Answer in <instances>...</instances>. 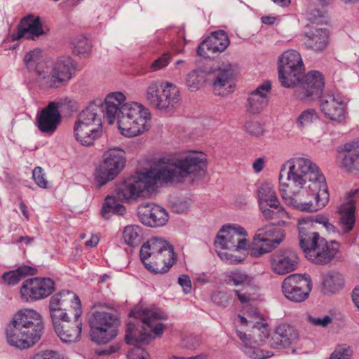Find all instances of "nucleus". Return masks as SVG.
Segmentation results:
<instances>
[{"instance_id":"c9c22d12","label":"nucleus","mask_w":359,"mask_h":359,"mask_svg":"<svg viewBox=\"0 0 359 359\" xmlns=\"http://www.w3.org/2000/svg\"><path fill=\"white\" fill-rule=\"evenodd\" d=\"M283 241V236L275 240H269L268 238H259V239L254 240L251 255L255 257L271 252L274 248L280 244Z\"/></svg>"},{"instance_id":"e2e57ef3","label":"nucleus","mask_w":359,"mask_h":359,"mask_svg":"<svg viewBox=\"0 0 359 359\" xmlns=\"http://www.w3.org/2000/svg\"><path fill=\"white\" fill-rule=\"evenodd\" d=\"M35 359H60L57 352L52 350L42 351L34 356Z\"/></svg>"},{"instance_id":"0eeeda50","label":"nucleus","mask_w":359,"mask_h":359,"mask_svg":"<svg viewBox=\"0 0 359 359\" xmlns=\"http://www.w3.org/2000/svg\"><path fill=\"white\" fill-rule=\"evenodd\" d=\"M140 257L145 268L155 274L168 272L176 262L172 245L159 237H152L145 242L140 248Z\"/></svg>"},{"instance_id":"5701e85b","label":"nucleus","mask_w":359,"mask_h":359,"mask_svg":"<svg viewBox=\"0 0 359 359\" xmlns=\"http://www.w3.org/2000/svg\"><path fill=\"white\" fill-rule=\"evenodd\" d=\"M59 104L50 102L36 116V125L43 133L53 134L61 121V114L58 110Z\"/></svg>"},{"instance_id":"7c9ffc66","label":"nucleus","mask_w":359,"mask_h":359,"mask_svg":"<svg viewBox=\"0 0 359 359\" xmlns=\"http://www.w3.org/2000/svg\"><path fill=\"white\" fill-rule=\"evenodd\" d=\"M339 158L341 166L348 172L359 171V140L346 143Z\"/></svg>"},{"instance_id":"6ab92c4d","label":"nucleus","mask_w":359,"mask_h":359,"mask_svg":"<svg viewBox=\"0 0 359 359\" xmlns=\"http://www.w3.org/2000/svg\"><path fill=\"white\" fill-rule=\"evenodd\" d=\"M246 231L238 224L224 225L219 230L215 241V247H222L229 249L230 252H238L247 250L248 240Z\"/></svg>"},{"instance_id":"20e7f679","label":"nucleus","mask_w":359,"mask_h":359,"mask_svg":"<svg viewBox=\"0 0 359 359\" xmlns=\"http://www.w3.org/2000/svg\"><path fill=\"white\" fill-rule=\"evenodd\" d=\"M23 62L28 71L35 74L36 82L43 90L61 87L71 79L74 69L70 57H60L54 62L46 61L39 48L27 53Z\"/></svg>"},{"instance_id":"6e6552de","label":"nucleus","mask_w":359,"mask_h":359,"mask_svg":"<svg viewBox=\"0 0 359 359\" xmlns=\"http://www.w3.org/2000/svg\"><path fill=\"white\" fill-rule=\"evenodd\" d=\"M316 224H321L328 233L336 232V227L326 215H316L299 219L297 222L298 238L299 246L305 255L325 239L315 231Z\"/></svg>"},{"instance_id":"ddd939ff","label":"nucleus","mask_w":359,"mask_h":359,"mask_svg":"<svg viewBox=\"0 0 359 359\" xmlns=\"http://www.w3.org/2000/svg\"><path fill=\"white\" fill-rule=\"evenodd\" d=\"M151 181L154 191L158 182L172 184L180 175V158L177 155L165 156L155 161L152 165L142 171Z\"/></svg>"},{"instance_id":"79ce46f5","label":"nucleus","mask_w":359,"mask_h":359,"mask_svg":"<svg viewBox=\"0 0 359 359\" xmlns=\"http://www.w3.org/2000/svg\"><path fill=\"white\" fill-rule=\"evenodd\" d=\"M278 333L285 347L297 343L299 340V333L293 327L287 324H282L277 327Z\"/></svg>"},{"instance_id":"8fccbe9b","label":"nucleus","mask_w":359,"mask_h":359,"mask_svg":"<svg viewBox=\"0 0 359 359\" xmlns=\"http://www.w3.org/2000/svg\"><path fill=\"white\" fill-rule=\"evenodd\" d=\"M49 310L53 326L57 325V324H61L63 321L69 320L67 313L68 309L49 307Z\"/></svg>"},{"instance_id":"6e6d98bb","label":"nucleus","mask_w":359,"mask_h":359,"mask_svg":"<svg viewBox=\"0 0 359 359\" xmlns=\"http://www.w3.org/2000/svg\"><path fill=\"white\" fill-rule=\"evenodd\" d=\"M352 350L348 346H338L328 359H351Z\"/></svg>"},{"instance_id":"4468645a","label":"nucleus","mask_w":359,"mask_h":359,"mask_svg":"<svg viewBox=\"0 0 359 359\" xmlns=\"http://www.w3.org/2000/svg\"><path fill=\"white\" fill-rule=\"evenodd\" d=\"M237 74V65L229 62H223L212 68L207 74V81L210 82L214 95L224 97L233 93Z\"/></svg>"},{"instance_id":"f257e3e1","label":"nucleus","mask_w":359,"mask_h":359,"mask_svg":"<svg viewBox=\"0 0 359 359\" xmlns=\"http://www.w3.org/2000/svg\"><path fill=\"white\" fill-rule=\"evenodd\" d=\"M280 192L285 203L303 212H314L329 201L325 178L311 160L293 158L281 167Z\"/></svg>"},{"instance_id":"f3484780","label":"nucleus","mask_w":359,"mask_h":359,"mask_svg":"<svg viewBox=\"0 0 359 359\" xmlns=\"http://www.w3.org/2000/svg\"><path fill=\"white\" fill-rule=\"evenodd\" d=\"M294 95L300 100H313L319 97L324 90L325 79L318 71H311L302 75L299 81L293 86Z\"/></svg>"},{"instance_id":"aec40b11","label":"nucleus","mask_w":359,"mask_h":359,"mask_svg":"<svg viewBox=\"0 0 359 359\" xmlns=\"http://www.w3.org/2000/svg\"><path fill=\"white\" fill-rule=\"evenodd\" d=\"M55 290V283L50 278H33L24 281L20 287L21 298L28 302L47 297Z\"/></svg>"},{"instance_id":"0e129e2a","label":"nucleus","mask_w":359,"mask_h":359,"mask_svg":"<svg viewBox=\"0 0 359 359\" xmlns=\"http://www.w3.org/2000/svg\"><path fill=\"white\" fill-rule=\"evenodd\" d=\"M181 287L184 294H189L192 290L191 281L188 276H181Z\"/></svg>"},{"instance_id":"a878e982","label":"nucleus","mask_w":359,"mask_h":359,"mask_svg":"<svg viewBox=\"0 0 359 359\" xmlns=\"http://www.w3.org/2000/svg\"><path fill=\"white\" fill-rule=\"evenodd\" d=\"M271 89V82L264 81L252 91L247 99L245 104L246 111L250 114L261 113L269 104V93Z\"/></svg>"},{"instance_id":"4d7b16f0","label":"nucleus","mask_w":359,"mask_h":359,"mask_svg":"<svg viewBox=\"0 0 359 359\" xmlns=\"http://www.w3.org/2000/svg\"><path fill=\"white\" fill-rule=\"evenodd\" d=\"M247 133L254 136H259L264 133L263 126L258 121H249L245 123Z\"/></svg>"},{"instance_id":"2f4dec72","label":"nucleus","mask_w":359,"mask_h":359,"mask_svg":"<svg viewBox=\"0 0 359 359\" xmlns=\"http://www.w3.org/2000/svg\"><path fill=\"white\" fill-rule=\"evenodd\" d=\"M53 327L57 335L64 343L76 342L81 337L82 323L79 318H75L74 322L63 321Z\"/></svg>"},{"instance_id":"1a4fd4ad","label":"nucleus","mask_w":359,"mask_h":359,"mask_svg":"<svg viewBox=\"0 0 359 359\" xmlns=\"http://www.w3.org/2000/svg\"><path fill=\"white\" fill-rule=\"evenodd\" d=\"M251 333L247 334L241 330L236 334L242 341V349L246 355L252 359H266L273 355L271 351L260 348L257 346L266 344L269 329L266 323L257 322L252 325Z\"/></svg>"},{"instance_id":"b1692460","label":"nucleus","mask_w":359,"mask_h":359,"mask_svg":"<svg viewBox=\"0 0 359 359\" xmlns=\"http://www.w3.org/2000/svg\"><path fill=\"white\" fill-rule=\"evenodd\" d=\"M298 259L295 252L291 250H279L271 256V269L278 275H285L297 269Z\"/></svg>"},{"instance_id":"3c124183","label":"nucleus","mask_w":359,"mask_h":359,"mask_svg":"<svg viewBox=\"0 0 359 359\" xmlns=\"http://www.w3.org/2000/svg\"><path fill=\"white\" fill-rule=\"evenodd\" d=\"M318 118V114L313 109H308L304 111L297 118V124L299 127H304Z\"/></svg>"},{"instance_id":"13d9d810","label":"nucleus","mask_w":359,"mask_h":359,"mask_svg":"<svg viewBox=\"0 0 359 359\" xmlns=\"http://www.w3.org/2000/svg\"><path fill=\"white\" fill-rule=\"evenodd\" d=\"M33 179L35 183L41 188L47 187V181L45 179V173L41 167H36L32 172Z\"/></svg>"},{"instance_id":"e433bc0d","label":"nucleus","mask_w":359,"mask_h":359,"mask_svg":"<svg viewBox=\"0 0 359 359\" xmlns=\"http://www.w3.org/2000/svg\"><path fill=\"white\" fill-rule=\"evenodd\" d=\"M81 128L83 130L81 133H79L77 129V123L74 124V136L76 140L83 146L88 147L92 145L95 140H97L102 135V128L99 127Z\"/></svg>"},{"instance_id":"69168bd1","label":"nucleus","mask_w":359,"mask_h":359,"mask_svg":"<svg viewBox=\"0 0 359 359\" xmlns=\"http://www.w3.org/2000/svg\"><path fill=\"white\" fill-rule=\"evenodd\" d=\"M264 166V161L263 158H259L255 161L252 164L253 169L256 172H261Z\"/></svg>"},{"instance_id":"c756f323","label":"nucleus","mask_w":359,"mask_h":359,"mask_svg":"<svg viewBox=\"0 0 359 359\" xmlns=\"http://www.w3.org/2000/svg\"><path fill=\"white\" fill-rule=\"evenodd\" d=\"M69 306L74 310V318H79L82 313L81 301L79 297L72 291H60L50 299L49 307L68 309Z\"/></svg>"},{"instance_id":"338daca9","label":"nucleus","mask_w":359,"mask_h":359,"mask_svg":"<svg viewBox=\"0 0 359 359\" xmlns=\"http://www.w3.org/2000/svg\"><path fill=\"white\" fill-rule=\"evenodd\" d=\"M191 204V199L190 198L181 201V213L187 212L189 210Z\"/></svg>"},{"instance_id":"c85d7f7f","label":"nucleus","mask_w":359,"mask_h":359,"mask_svg":"<svg viewBox=\"0 0 359 359\" xmlns=\"http://www.w3.org/2000/svg\"><path fill=\"white\" fill-rule=\"evenodd\" d=\"M102 109L96 102L90 103L85 109H83L78 116L77 129L79 133L83 129L81 128H102Z\"/></svg>"},{"instance_id":"423d86ee","label":"nucleus","mask_w":359,"mask_h":359,"mask_svg":"<svg viewBox=\"0 0 359 359\" xmlns=\"http://www.w3.org/2000/svg\"><path fill=\"white\" fill-rule=\"evenodd\" d=\"M43 330L41 316L34 309H22L7 326L6 341L11 346L27 349L40 339Z\"/></svg>"},{"instance_id":"680f3d73","label":"nucleus","mask_w":359,"mask_h":359,"mask_svg":"<svg viewBox=\"0 0 359 359\" xmlns=\"http://www.w3.org/2000/svg\"><path fill=\"white\" fill-rule=\"evenodd\" d=\"M200 344L201 341L198 337L189 336L183 339L181 347L191 350L196 349Z\"/></svg>"},{"instance_id":"603ef678","label":"nucleus","mask_w":359,"mask_h":359,"mask_svg":"<svg viewBox=\"0 0 359 359\" xmlns=\"http://www.w3.org/2000/svg\"><path fill=\"white\" fill-rule=\"evenodd\" d=\"M218 256L224 262L232 264H238L242 262L241 259H238L236 255L233 254V252H230L229 249L222 247H215Z\"/></svg>"},{"instance_id":"72a5a7b5","label":"nucleus","mask_w":359,"mask_h":359,"mask_svg":"<svg viewBox=\"0 0 359 359\" xmlns=\"http://www.w3.org/2000/svg\"><path fill=\"white\" fill-rule=\"evenodd\" d=\"M264 218L271 221V224L284 226L286 224L285 219L290 217L285 208L280 205V201L275 205H264L259 207Z\"/></svg>"},{"instance_id":"a211bd4d","label":"nucleus","mask_w":359,"mask_h":359,"mask_svg":"<svg viewBox=\"0 0 359 359\" xmlns=\"http://www.w3.org/2000/svg\"><path fill=\"white\" fill-rule=\"evenodd\" d=\"M311 290V279L307 274H291L286 277L282 283V291L285 297L294 302L305 301Z\"/></svg>"},{"instance_id":"774afa93","label":"nucleus","mask_w":359,"mask_h":359,"mask_svg":"<svg viewBox=\"0 0 359 359\" xmlns=\"http://www.w3.org/2000/svg\"><path fill=\"white\" fill-rule=\"evenodd\" d=\"M352 299L359 309V286L355 287L352 292Z\"/></svg>"},{"instance_id":"4be33fe9","label":"nucleus","mask_w":359,"mask_h":359,"mask_svg":"<svg viewBox=\"0 0 359 359\" xmlns=\"http://www.w3.org/2000/svg\"><path fill=\"white\" fill-rule=\"evenodd\" d=\"M138 217L140 222L150 227L164 226L168 221L166 210L155 203H143L138 207Z\"/></svg>"},{"instance_id":"f03ea898","label":"nucleus","mask_w":359,"mask_h":359,"mask_svg":"<svg viewBox=\"0 0 359 359\" xmlns=\"http://www.w3.org/2000/svg\"><path fill=\"white\" fill-rule=\"evenodd\" d=\"M126 96L121 92L109 93L104 102L97 104L112 124L117 118L118 129L122 135L133 137L140 135L150 128L151 113L143 104L136 102H124Z\"/></svg>"},{"instance_id":"37998d69","label":"nucleus","mask_w":359,"mask_h":359,"mask_svg":"<svg viewBox=\"0 0 359 359\" xmlns=\"http://www.w3.org/2000/svg\"><path fill=\"white\" fill-rule=\"evenodd\" d=\"M201 121L198 118H186L183 121V133H185L183 138L187 140H194L202 133Z\"/></svg>"},{"instance_id":"052dcab7","label":"nucleus","mask_w":359,"mask_h":359,"mask_svg":"<svg viewBox=\"0 0 359 359\" xmlns=\"http://www.w3.org/2000/svg\"><path fill=\"white\" fill-rule=\"evenodd\" d=\"M309 321L313 325L326 327L332 321V318L330 316H324L323 317L309 316Z\"/></svg>"},{"instance_id":"58836bf2","label":"nucleus","mask_w":359,"mask_h":359,"mask_svg":"<svg viewBox=\"0 0 359 359\" xmlns=\"http://www.w3.org/2000/svg\"><path fill=\"white\" fill-rule=\"evenodd\" d=\"M341 215L340 223L344 232L347 233L352 230L355 222V205L352 201L341 205L339 210Z\"/></svg>"},{"instance_id":"4c0bfd02","label":"nucleus","mask_w":359,"mask_h":359,"mask_svg":"<svg viewBox=\"0 0 359 359\" xmlns=\"http://www.w3.org/2000/svg\"><path fill=\"white\" fill-rule=\"evenodd\" d=\"M36 272V269L24 265L15 270L4 273L2 280L8 285H15L26 276L34 275Z\"/></svg>"},{"instance_id":"de8ad7c7","label":"nucleus","mask_w":359,"mask_h":359,"mask_svg":"<svg viewBox=\"0 0 359 359\" xmlns=\"http://www.w3.org/2000/svg\"><path fill=\"white\" fill-rule=\"evenodd\" d=\"M306 17L311 23H316L318 25H324L327 23V18L325 11L316 9L313 6H310L308 8Z\"/></svg>"},{"instance_id":"c03bdc74","label":"nucleus","mask_w":359,"mask_h":359,"mask_svg":"<svg viewBox=\"0 0 359 359\" xmlns=\"http://www.w3.org/2000/svg\"><path fill=\"white\" fill-rule=\"evenodd\" d=\"M71 48L74 55L78 56H86L90 51L91 44L86 37L83 36H78L72 39L71 41Z\"/></svg>"},{"instance_id":"f8f14e48","label":"nucleus","mask_w":359,"mask_h":359,"mask_svg":"<svg viewBox=\"0 0 359 359\" xmlns=\"http://www.w3.org/2000/svg\"><path fill=\"white\" fill-rule=\"evenodd\" d=\"M208 170L206 155L198 151L181 152V184L193 185L204 178Z\"/></svg>"},{"instance_id":"9b49d317","label":"nucleus","mask_w":359,"mask_h":359,"mask_svg":"<svg viewBox=\"0 0 359 359\" xmlns=\"http://www.w3.org/2000/svg\"><path fill=\"white\" fill-rule=\"evenodd\" d=\"M180 89L173 83L153 81L147 87L145 99L151 107L159 110L174 107L179 101Z\"/></svg>"},{"instance_id":"393cba45","label":"nucleus","mask_w":359,"mask_h":359,"mask_svg":"<svg viewBox=\"0 0 359 359\" xmlns=\"http://www.w3.org/2000/svg\"><path fill=\"white\" fill-rule=\"evenodd\" d=\"M316 247L306 254V257L312 263L318 265L329 264L339 251V243L332 241L330 243L325 239L321 240Z\"/></svg>"},{"instance_id":"864d4df0","label":"nucleus","mask_w":359,"mask_h":359,"mask_svg":"<svg viewBox=\"0 0 359 359\" xmlns=\"http://www.w3.org/2000/svg\"><path fill=\"white\" fill-rule=\"evenodd\" d=\"M212 302L219 306L226 307L231 302V295L222 291L213 292L211 294Z\"/></svg>"},{"instance_id":"f704fd0d","label":"nucleus","mask_w":359,"mask_h":359,"mask_svg":"<svg viewBox=\"0 0 359 359\" xmlns=\"http://www.w3.org/2000/svg\"><path fill=\"white\" fill-rule=\"evenodd\" d=\"M257 195L259 206L275 205H277L279 200L276 196L273 185L269 182L262 183L257 188Z\"/></svg>"},{"instance_id":"dca6fc26","label":"nucleus","mask_w":359,"mask_h":359,"mask_svg":"<svg viewBox=\"0 0 359 359\" xmlns=\"http://www.w3.org/2000/svg\"><path fill=\"white\" fill-rule=\"evenodd\" d=\"M126 154L120 147L106 151L103 154V163L97 168L95 178L100 187L114 180L126 165Z\"/></svg>"},{"instance_id":"bf43d9fd","label":"nucleus","mask_w":359,"mask_h":359,"mask_svg":"<svg viewBox=\"0 0 359 359\" xmlns=\"http://www.w3.org/2000/svg\"><path fill=\"white\" fill-rule=\"evenodd\" d=\"M278 333V330L276 328L274 332L268 337L266 345L269 346L273 348H285Z\"/></svg>"},{"instance_id":"2eb2a0df","label":"nucleus","mask_w":359,"mask_h":359,"mask_svg":"<svg viewBox=\"0 0 359 359\" xmlns=\"http://www.w3.org/2000/svg\"><path fill=\"white\" fill-rule=\"evenodd\" d=\"M304 71L299 53L291 49L285 51L278 60V80L285 88H292L299 80Z\"/></svg>"},{"instance_id":"ea45409f","label":"nucleus","mask_w":359,"mask_h":359,"mask_svg":"<svg viewBox=\"0 0 359 359\" xmlns=\"http://www.w3.org/2000/svg\"><path fill=\"white\" fill-rule=\"evenodd\" d=\"M341 274L337 272H330L323 277V292L324 294H332L339 291L343 286Z\"/></svg>"},{"instance_id":"412c9836","label":"nucleus","mask_w":359,"mask_h":359,"mask_svg":"<svg viewBox=\"0 0 359 359\" xmlns=\"http://www.w3.org/2000/svg\"><path fill=\"white\" fill-rule=\"evenodd\" d=\"M227 34L223 30H217L204 39L197 48V53L204 58H210L213 55L223 52L229 45Z\"/></svg>"},{"instance_id":"5fc2aeb1","label":"nucleus","mask_w":359,"mask_h":359,"mask_svg":"<svg viewBox=\"0 0 359 359\" xmlns=\"http://www.w3.org/2000/svg\"><path fill=\"white\" fill-rule=\"evenodd\" d=\"M171 60V55L169 53L163 54L155 60L150 65L151 72H156L165 67Z\"/></svg>"},{"instance_id":"49530a36","label":"nucleus","mask_w":359,"mask_h":359,"mask_svg":"<svg viewBox=\"0 0 359 359\" xmlns=\"http://www.w3.org/2000/svg\"><path fill=\"white\" fill-rule=\"evenodd\" d=\"M205 81L204 73L202 71L194 70L190 72L187 77V85L190 91L198 90Z\"/></svg>"},{"instance_id":"a18cd8bd","label":"nucleus","mask_w":359,"mask_h":359,"mask_svg":"<svg viewBox=\"0 0 359 359\" xmlns=\"http://www.w3.org/2000/svg\"><path fill=\"white\" fill-rule=\"evenodd\" d=\"M271 224L257 230L254 236V240L259 239V238H268L269 240H275L283 236V239L285 237L284 231Z\"/></svg>"},{"instance_id":"7ed1b4c3","label":"nucleus","mask_w":359,"mask_h":359,"mask_svg":"<svg viewBox=\"0 0 359 359\" xmlns=\"http://www.w3.org/2000/svg\"><path fill=\"white\" fill-rule=\"evenodd\" d=\"M130 316L136 318L134 322L127 324L126 341L134 345L128 353V359H149V354L140 346L150 341L151 337H160L163 331V325L160 322L164 315L154 309H135Z\"/></svg>"},{"instance_id":"39448f33","label":"nucleus","mask_w":359,"mask_h":359,"mask_svg":"<svg viewBox=\"0 0 359 359\" xmlns=\"http://www.w3.org/2000/svg\"><path fill=\"white\" fill-rule=\"evenodd\" d=\"M147 178V175L141 171L133 176L130 181L121 184L114 195L105 198L101 210L102 216L108 219L112 214L123 215L126 209L119 202L133 203L151 195L154 192L152 182Z\"/></svg>"},{"instance_id":"bb28decb","label":"nucleus","mask_w":359,"mask_h":359,"mask_svg":"<svg viewBox=\"0 0 359 359\" xmlns=\"http://www.w3.org/2000/svg\"><path fill=\"white\" fill-rule=\"evenodd\" d=\"M43 34L44 31L40 18L29 14L20 20L17 27V32L14 34V39H20L24 38L35 40Z\"/></svg>"},{"instance_id":"9d476101","label":"nucleus","mask_w":359,"mask_h":359,"mask_svg":"<svg viewBox=\"0 0 359 359\" xmlns=\"http://www.w3.org/2000/svg\"><path fill=\"white\" fill-rule=\"evenodd\" d=\"M91 340L98 344H107L117 335L118 318L114 313L96 311L89 317Z\"/></svg>"},{"instance_id":"cd10ccee","label":"nucleus","mask_w":359,"mask_h":359,"mask_svg":"<svg viewBox=\"0 0 359 359\" xmlns=\"http://www.w3.org/2000/svg\"><path fill=\"white\" fill-rule=\"evenodd\" d=\"M345 103L338 96L327 94L320 100V107L325 116L330 120L340 122L344 118Z\"/></svg>"},{"instance_id":"a19ab883","label":"nucleus","mask_w":359,"mask_h":359,"mask_svg":"<svg viewBox=\"0 0 359 359\" xmlns=\"http://www.w3.org/2000/svg\"><path fill=\"white\" fill-rule=\"evenodd\" d=\"M142 238V228L138 225H128L123 230V239L124 243L135 247L140 244Z\"/></svg>"},{"instance_id":"473e14b6","label":"nucleus","mask_w":359,"mask_h":359,"mask_svg":"<svg viewBox=\"0 0 359 359\" xmlns=\"http://www.w3.org/2000/svg\"><path fill=\"white\" fill-rule=\"evenodd\" d=\"M304 36L306 47L316 52L324 50L328 45L329 32L325 28H316L305 32Z\"/></svg>"},{"instance_id":"09e8293b","label":"nucleus","mask_w":359,"mask_h":359,"mask_svg":"<svg viewBox=\"0 0 359 359\" xmlns=\"http://www.w3.org/2000/svg\"><path fill=\"white\" fill-rule=\"evenodd\" d=\"M251 279L245 272L235 270L231 271L226 277V282L228 283H232L234 285H249Z\"/></svg>"}]
</instances>
